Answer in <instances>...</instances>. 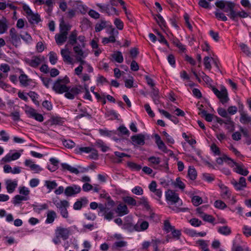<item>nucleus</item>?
<instances>
[{
	"mask_svg": "<svg viewBox=\"0 0 251 251\" xmlns=\"http://www.w3.org/2000/svg\"><path fill=\"white\" fill-rule=\"evenodd\" d=\"M96 5L99 8V11L102 13H105L108 15H112L115 14L119 16V11L114 7L111 6L109 4L97 3Z\"/></svg>",
	"mask_w": 251,
	"mask_h": 251,
	"instance_id": "nucleus-3",
	"label": "nucleus"
},
{
	"mask_svg": "<svg viewBox=\"0 0 251 251\" xmlns=\"http://www.w3.org/2000/svg\"><path fill=\"white\" fill-rule=\"evenodd\" d=\"M61 166L62 168L63 171H68L72 173L77 175L79 173H84L88 171V169L82 168L80 166H78V168L81 169L80 171H79L77 168L72 167L67 163H63L61 164Z\"/></svg>",
	"mask_w": 251,
	"mask_h": 251,
	"instance_id": "nucleus-11",
	"label": "nucleus"
},
{
	"mask_svg": "<svg viewBox=\"0 0 251 251\" xmlns=\"http://www.w3.org/2000/svg\"><path fill=\"white\" fill-rule=\"evenodd\" d=\"M71 25L69 24H66L63 19H61L59 25V32H64L68 34V31L71 29Z\"/></svg>",
	"mask_w": 251,
	"mask_h": 251,
	"instance_id": "nucleus-24",
	"label": "nucleus"
},
{
	"mask_svg": "<svg viewBox=\"0 0 251 251\" xmlns=\"http://www.w3.org/2000/svg\"><path fill=\"white\" fill-rule=\"evenodd\" d=\"M45 186L50 190V191H51L54 189L57 186V184L55 181L46 180L45 181Z\"/></svg>",
	"mask_w": 251,
	"mask_h": 251,
	"instance_id": "nucleus-52",
	"label": "nucleus"
},
{
	"mask_svg": "<svg viewBox=\"0 0 251 251\" xmlns=\"http://www.w3.org/2000/svg\"><path fill=\"white\" fill-rule=\"evenodd\" d=\"M224 124L226 125V128L229 132H232L234 130V123L231 120V118H228L224 121Z\"/></svg>",
	"mask_w": 251,
	"mask_h": 251,
	"instance_id": "nucleus-35",
	"label": "nucleus"
},
{
	"mask_svg": "<svg viewBox=\"0 0 251 251\" xmlns=\"http://www.w3.org/2000/svg\"><path fill=\"white\" fill-rule=\"evenodd\" d=\"M240 47L242 51L247 56H249L251 54V52L250 50L249 47L245 44H241L240 45Z\"/></svg>",
	"mask_w": 251,
	"mask_h": 251,
	"instance_id": "nucleus-62",
	"label": "nucleus"
},
{
	"mask_svg": "<svg viewBox=\"0 0 251 251\" xmlns=\"http://www.w3.org/2000/svg\"><path fill=\"white\" fill-rule=\"evenodd\" d=\"M9 136L4 130L0 131V140L7 142L9 140Z\"/></svg>",
	"mask_w": 251,
	"mask_h": 251,
	"instance_id": "nucleus-53",
	"label": "nucleus"
},
{
	"mask_svg": "<svg viewBox=\"0 0 251 251\" xmlns=\"http://www.w3.org/2000/svg\"><path fill=\"white\" fill-rule=\"evenodd\" d=\"M28 16V21L31 24H38L41 21L40 15L38 14H34L32 12V14Z\"/></svg>",
	"mask_w": 251,
	"mask_h": 251,
	"instance_id": "nucleus-33",
	"label": "nucleus"
},
{
	"mask_svg": "<svg viewBox=\"0 0 251 251\" xmlns=\"http://www.w3.org/2000/svg\"><path fill=\"white\" fill-rule=\"evenodd\" d=\"M112 56L118 63H121L124 61V58L121 51H117L116 53L113 54Z\"/></svg>",
	"mask_w": 251,
	"mask_h": 251,
	"instance_id": "nucleus-44",
	"label": "nucleus"
},
{
	"mask_svg": "<svg viewBox=\"0 0 251 251\" xmlns=\"http://www.w3.org/2000/svg\"><path fill=\"white\" fill-rule=\"evenodd\" d=\"M19 79L21 85L24 87L27 86L31 81V79L28 78L27 76L25 74H21Z\"/></svg>",
	"mask_w": 251,
	"mask_h": 251,
	"instance_id": "nucleus-25",
	"label": "nucleus"
},
{
	"mask_svg": "<svg viewBox=\"0 0 251 251\" xmlns=\"http://www.w3.org/2000/svg\"><path fill=\"white\" fill-rule=\"evenodd\" d=\"M116 212L119 216H122L128 213L129 211L126 204L120 203L117 207Z\"/></svg>",
	"mask_w": 251,
	"mask_h": 251,
	"instance_id": "nucleus-20",
	"label": "nucleus"
},
{
	"mask_svg": "<svg viewBox=\"0 0 251 251\" xmlns=\"http://www.w3.org/2000/svg\"><path fill=\"white\" fill-rule=\"evenodd\" d=\"M219 186L221 189V196L224 198H229L230 193L228 190V188L223 184L219 185Z\"/></svg>",
	"mask_w": 251,
	"mask_h": 251,
	"instance_id": "nucleus-30",
	"label": "nucleus"
},
{
	"mask_svg": "<svg viewBox=\"0 0 251 251\" xmlns=\"http://www.w3.org/2000/svg\"><path fill=\"white\" fill-rule=\"evenodd\" d=\"M81 189V187L79 186L73 184L66 188L64 190V194L67 197H72L79 193Z\"/></svg>",
	"mask_w": 251,
	"mask_h": 251,
	"instance_id": "nucleus-10",
	"label": "nucleus"
},
{
	"mask_svg": "<svg viewBox=\"0 0 251 251\" xmlns=\"http://www.w3.org/2000/svg\"><path fill=\"white\" fill-rule=\"evenodd\" d=\"M114 24L119 30H122L124 28L123 22L119 18H116L114 20Z\"/></svg>",
	"mask_w": 251,
	"mask_h": 251,
	"instance_id": "nucleus-64",
	"label": "nucleus"
},
{
	"mask_svg": "<svg viewBox=\"0 0 251 251\" xmlns=\"http://www.w3.org/2000/svg\"><path fill=\"white\" fill-rule=\"evenodd\" d=\"M70 88L65 84L60 83V78H58L55 81L52 87L53 90L58 94H63V93L67 92L70 90Z\"/></svg>",
	"mask_w": 251,
	"mask_h": 251,
	"instance_id": "nucleus-8",
	"label": "nucleus"
},
{
	"mask_svg": "<svg viewBox=\"0 0 251 251\" xmlns=\"http://www.w3.org/2000/svg\"><path fill=\"white\" fill-rule=\"evenodd\" d=\"M70 51L67 48L61 50V54L63 57V60L65 62L69 64L72 63V58L70 56Z\"/></svg>",
	"mask_w": 251,
	"mask_h": 251,
	"instance_id": "nucleus-18",
	"label": "nucleus"
},
{
	"mask_svg": "<svg viewBox=\"0 0 251 251\" xmlns=\"http://www.w3.org/2000/svg\"><path fill=\"white\" fill-rule=\"evenodd\" d=\"M157 19L156 18V20L157 23L158 24L160 27H166V23L163 18L160 15H156Z\"/></svg>",
	"mask_w": 251,
	"mask_h": 251,
	"instance_id": "nucleus-57",
	"label": "nucleus"
},
{
	"mask_svg": "<svg viewBox=\"0 0 251 251\" xmlns=\"http://www.w3.org/2000/svg\"><path fill=\"white\" fill-rule=\"evenodd\" d=\"M71 233L70 228L58 226L55 230V237L57 239H62L63 240L68 239Z\"/></svg>",
	"mask_w": 251,
	"mask_h": 251,
	"instance_id": "nucleus-5",
	"label": "nucleus"
},
{
	"mask_svg": "<svg viewBox=\"0 0 251 251\" xmlns=\"http://www.w3.org/2000/svg\"><path fill=\"white\" fill-rule=\"evenodd\" d=\"M240 115V121L241 123L246 124L251 122V117L249 116L246 112L241 111Z\"/></svg>",
	"mask_w": 251,
	"mask_h": 251,
	"instance_id": "nucleus-29",
	"label": "nucleus"
},
{
	"mask_svg": "<svg viewBox=\"0 0 251 251\" xmlns=\"http://www.w3.org/2000/svg\"><path fill=\"white\" fill-rule=\"evenodd\" d=\"M68 34H65L64 32H60L56 34L55 35V40L56 44L58 45H62L66 41L68 38L67 37Z\"/></svg>",
	"mask_w": 251,
	"mask_h": 251,
	"instance_id": "nucleus-16",
	"label": "nucleus"
},
{
	"mask_svg": "<svg viewBox=\"0 0 251 251\" xmlns=\"http://www.w3.org/2000/svg\"><path fill=\"white\" fill-rule=\"evenodd\" d=\"M79 112L80 113L78 114L76 117L75 119L78 120L80 119L83 117H87L88 118L90 119L91 118V116L90 114H89L87 111L86 108H80L79 109Z\"/></svg>",
	"mask_w": 251,
	"mask_h": 251,
	"instance_id": "nucleus-37",
	"label": "nucleus"
},
{
	"mask_svg": "<svg viewBox=\"0 0 251 251\" xmlns=\"http://www.w3.org/2000/svg\"><path fill=\"white\" fill-rule=\"evenodd\" d=\"M236 173L243 176H247L249 174V171L241 162H236Z\"/></svg>",
	"mask_w": 251,
	"mask_h": 251,
	"instance_id": "nucleus-21",
	"label": "nucleus"
},
{
	"mask_svg": "<svg viewBox=\"0 0 251 251\" xmlns=\"http://www.w3.org/2000/svg\"><path fill=\"white\" fill-rule=\"evenodd\" d=\"M131 140L134 146H143L145 144V135L141 133L133 135Z\"/></svg>",
	"mask_w": 251,
	"mask_h": 251,
	"instance_id": "nucleus-13",
	"label": "nucleus"
},
{
	"mask_svg": "<svg viewBox=\"0 0 251 251\" xmlns=\"http://www.w3.org/2000/svg\"><path fill=\"white\" fill-rule=\"evenodd\" d=\"M148 161L151 164V167L154 169L158 170H168L169 169L167 161H165L163 163L161 164V161L159 157H155L154 156H151L148 158Z\"/></svg>",
	"mask_w": 251,
	"mask_h": 251,
	"instance_id": "nucleus-2",
	"label": "nucleus"
},
{
	"mask_svg": "<svg viewBox=\"0 0 251 251\" xmlns=\"http://www.w3.org/2000/svg\"><path fill=\"white\" fill-rule=\"evenodd\" d=\"M100 134L103 136L112 137L116 134V132L113 130H108L106 129H100L99 130Z\"/></svg>",
	"mask_w": 251,
	"mask_h": 251,
	"instance_id": "nucleus-39",
	"label": "nucleus"
},
{
	"mask_svg": "<svg viewBox=\"0 0 251 251\" xmlns=\"http://www.w3.org/2000/svg\"><path fill=\"white\" fill-rule=\"evenodd\" d=\"M93 151V148L90 147H81L77 146L76 147L74 151L76 154H82L83 152L89 153Z\"/></svg>",
	"mask_w": 251,
	"mask_h": 251,
	"instance_id": "nucleus-26",
	"label": "nucleus"
},
{
	"mask_svg": "<svg viewBox=\"0 0 251 251\" xmlns=\"http://www.w3.org/2000/svg\"><path fill=\"white\" fill-rule=\"evenodd\" d=\"M29 197L23 196L20 195H17L14 196L13 199L12 203L14 205H17L21 203V201H27L29 200Z\"/></svg>",
	"mask_w": 251,
	"mask_h": 251,
	"instance_id": "nucleus-28",
	"label": "nucleus"
},
{
	"mask_svg": "<svg viewBox=\"0 0 251 251\" xmlns=\"http://www.w3.org/2000/svg\"><path fill=\"white\" fill-rule=\"evenodd\" d=\"M123 228L128 230L129 232L135 231V225H133L131 223L125 224L123 225Z\"/></svg>",
	"mask_w": 251,
	"mask_h": 251,
	"instance_id": "nucleus-61",
	"label": "nucleus"
},
{
	"mask_svg": "<svg viewBox=\"0 0 251 251\" xmlns=\"http://www.w3.org/2000/svg\"><path fill=\"white\" fill-rule=\"evenodd\" d=\"M85 47H82L81 45L78 44L73 48V50L76 54V56H84V53L82 49Z\"/></svg>",
	"mask_w": 251,
	"mask_h": 251,
	"instance_id": "nucleus-36",
	"label": "nucleus"
},
{
	"mask_svg": "<svg viewBox=\"0 0 251 251\" xmlns=\"http://www.w3.org/2000/svg\"><path fill=\"white\" fill-rule=\"evenodd\" d=\"M77 32L75 30L72 31L68 38V44L74 46L77 43Z\"/></svg>",
	"mask_w": 251,
	"mask_h": 251,
	"instance_id": "nucleus-23",
	"label": "nucleus"
},
{
	"mask_svg": "<svg viewBox=\"0 0 251 251\" xmlns=\"http://www.w3.org/2000/svg\"><path fill=\"white\" fill-rule=\"evenodd\" d=\"M25 112L28 117L33 118L39 122L44 121L43 115L37 113L36 110L31 107L26 106Z\"/></svg>",
	"mask_w": 251,
	"mask_h": 251,
	"instance_id": "nucleus-7",
	"label": "nucleus"
},
{
	"mask_svg": "<svg viewBox=\"0 0 251 251\" xmlns=\"http://www.w3.org/2000/svg\"><path fill=\"white\" fill-rule=\"evenodd\" d=\"M236 251H249L247 243L242 241L236 242Z\"/></svg>",
	"mask_w": 251,
	"mask_h": 251,
	"instance_id": "nucleus-27",
	"label": "nucleus"
},
{
	"mask_svg": "<svg viewBox=\"0 0 251 251\" xmlns=\"http://www.w3.org/2000/svg\"><path fill=\"white\" fill-rule=\"evenodd\" d=\"M62 144L64 146L68 149H72L75 146V143L71 140H62Z\"/></svg>",
	"mask_w": 251,
	"mask_h": 251,
	"instance_id": "nucleus-47",
	"label": "nucleus"
},
{
	"mask_svg": "<svg viewBox=\"0 0 251 251\" xmlns=\"http://www.w3.org/2000/svg\"><path fill=\"white\" fill-rule=\"evenodd\" d=\"M19 193L21 195H23V196L29 197L30 191L25 186H22L19 188Z\"/></svg>",
	"mask_w": 251,
	"mask_h": 251,
	"instance_id": "nucleus-63",
	"label": "nucleus"
},
{
	"mask_svg": "<svg viewBox=\"0 0 251 251\" xmlns=\"http://www.w3.org/2000/svg\"><path fill=\"white\" fill-rule=\"evenodd\" d=\"M201 115L202 117H204L205 120L208 122H211L213 120V115L211 114L207 113V112L205 110L201 111Z\"/></svg>",
	"mask_w": 251,
	"mask_h": 251,
	"instance_id": "nucleus-60",
	"label": "nucleus"
},
{
	"mask_svg": "<svg viewBox=\"0 0 251 251\" xmlns=\"http://www.w3.org/2000/svg\"><path fill=\"white\" fill-rule=\"evenodd\" d=\"M124 201L128 205L135 206L137 205L136 201L131 197H126L124 199Z\"/></svg>",
	"mask_w": 251,
	"mask_h": 251,
	"instance_id": "nucleus-56",
	"label": "nucleus"
},
{
	"mask_svg": "<svg viewBox=\"0 0 251 251\" xmlns=\"http://www.w3.org/2000/svg\"><path fill=\"white\" fill-rule=\"evenodd\" d=\"M138 203L140 205H143L147 209H150V206L148 201V199L145 197H142L140 199V201H138Z\"/></svg>",
	"mask_w": 251,
	"mask_h": 251,
	"instance_id": "nucleus-58",
	"label": "nucleus"
},
{
	"mask_svg": "<svg viewBox=\"0 0 251 251\" xmlns=\"http://www.w3.org/2000/svg\"><path fill=\"white\" fill-rule=\"evenodd\" d=\"M9 34L12 44L15 47H17L21 44L20 36L18 34L16 29L12 27L9 31Z\"/></svg>",
	"mask_w": 251,
	"mask_h": 251,
	"instance_id": "nucleus-12",
	"label": "nucleus"
},
{
	"mask_svg": "<svg viewBox=\"0 0 251 251\" xmlns=\"http://www.w3.org/2000/svg\"><path fill=\"white\" fill-rule=\"evenodd\" d=\"M201 217L204 221L209 222L210 223H213L215 221L214 218L212 215L205 213L202 214V215H201Z\"/></svg>",
	"mask_w": 251,
	"mask_h": 251,
	"instance_id": "nucleus-54",
	"label": "nucleus"
},
{
	"mask_svg": "<svg viewBox=\"0 0 251 251\" xmlns=\"http://www.w3.org/2000/svg\"><path fill=\"white\" fill-rule=\"evenodd\" d=\"M215 5L219 8L223 10L225 12L228 13L227 16L231 19L233 20L235 19V12L234 11L235 4L234 2L218 0L215 2Z\"/></svg>",
	"mask_w": 251,
	"mask_h": 251,
	"instance_id": "nucleus-1",
	"label": "nucleus"
},
{
	"mask_svg": "<svg viewBox=\"0 0 251 251\" xmlns=\"http://www.w3.org/2000/svg\"><path fill=\"white\" fill-rule=\"evenodd\" d=\"M5 183L6 185V188L7 192L10 194L12 193L15 191L18 185L17 180L12 181L11 180H7Z\"/></svg>",
	"mask_w": 251,
	"mask_h": 251,
	"instance_id": "nucleus-19",
	"label": "nucleus"
},
{
	"mask_svg": "<svg viewBox=\"0 0 251 251\" xmlns=\"http://www.w3.org/2000/svg\"><path fill=\"white\" fill-rule=\"evenodd\" d=\"M96 145L102 152H106L109 149V148L101 140H98L96 142Z\"/></svg>",
	"mask_w": 251,
	"mask_h": 251,
	"instance_id": "nucleus-42",
	"label": "nucleus"
},
{
	"mask_svg": "<svg viewBox=\"0 0 251 251\" xmlns=\"http://www.w3.org/2000/svg\"><path fill=\"white\" fill-rule=\"evenodd\" d=\"M127 166L132 171H140L142 168V166L140 165L137 164L133 162H128L127 163Z\"/></svg>",
	"mask_w": 251,
	"mask_h": 251,
	"instance_id": "nucleus-43",
	"label": "nucleus"
},
{
	"mask_svg": "<svg viewBox=\"0 0 251 251\" xmlns=\"http://www.w3.org/2000/svg\"><path fill=\"white\" fill-rule=\"evenodd\" d=\"M214 14L216 18L218 20H221L223 21H226L227 20V17L225 15V14L220 12L218 9L214 12Z\"/></svg>",
	"mask_w": 251,
	"mask_h": 251,
	"instance_id": "nucleus-50",
	"label": "nucleus"
},
{
	"mask_svg": "<svg viewBox=\"0 0 251 251\" xmlns=\"http://www.w3.org/2000/svg\"><path fill=\"white\" fill-rule=\"evenodd\" d=\"M28 96L30 97L33 102L36 105H39V102L38 100V95L34 92H30L28 94Z\"/></svg>",
	"mask_w": 251,
	"mask_h": 251,
	"instance_id": "nucleus-49",
	"label": "nucleus"
},
{
	"mask_svg": "<svg viewBox=\"0 0 251 251\" xmlns=\"http://www.w3.org/2000/svg\"><path fill=\"white\" fill-rule=\"evenodd\" d=\"M187 175L189 178L192 180H194L196 179L197 173L193 166H190L189 167Z\"/></svg>",
	"mask_w": 251,
	"mask_h": 251,
	"instance_id": "nucleus-32",
	"label": "nucleus"
},
{
	"mask_svg": "<svg viewBox=\"0 0 251 251\" xmlns=\"http://www.w3.org/2000/svg\"><path fill=\"white\" fill-rule=\"evenodd\" d=\"M127 246V242L124 241L115 242L112 246V249L114 251L119 250L120 248Z\"/></svg>",
	"mask_w": 251,
	"mask_h": 251,
	"instance_id": "nucleus-34",
	"label": "nucleus"
},
{
	"mask_svg": "<svg viewBox=\"0 0 251 251\" xmlns=\"http://www.w3.org/2000/svg\"><path fill=\"white\" fill-rule=\"evenodd\" d=\"M218 232L224 235H228L231 233L230 228L227 226H219L217 228Z\"/></svg>",
	"mask_w": 251,
	"mask_h": 251,
	"instance_id": "nucleus-38",
	"label": "nucleus"
},
{
	"mask_svg": "<svg viewBox=\"0 0 251 251\" xmlns=\"http://www.w3.org/2000/svg\"><path fill=\"white\" fill-rule=\"evenodd\" d=\"M45 57L43 56H33L31 59H28L26 62L33 68H37L42 62L44 61Z\"/></svg>",
	"mask_w": 251,
	"mask_h": 251,
	"instance_id": "nucleus-14",
	"label": "nucleus"
},
{
	"mask_svg": "<svg viewBox=\"0 0 251 251\" xmlns=\"http://www.w3.org/2000/svg\"><path fill=\"white\" fill-rule=\"evenodd\" d=\"M192 201L195 206H198L202 202L201 197L198 196H195L192 198Z\"/></svg>",
	"mask_w": 251,
	"mask_h": 251,
	"instance_id": "nucleus-59",
	"label": "nucleus"
},
{
	"mask_svg": "<svg viewBox=\"0 0 251 251\" xmlns=\"http://www.w3.org/2000/svg\"><path fill=\"white\" fill-rule=\"evenodd\" d=\"M33 210L38 213H40V212L43 210L47 209L48 208V205L46 203L41 205H37L35 204H32Z\"/></svg>",
	"mask_w": 251,
	"mask_h": 251,
	"instance_id": "nucleus-45",
	"label": "nucleus"
},
{
	"mask_svg": "<svg viewBox=\"0 0 251 251\" xmlns=\"http://www.w3.org/2000/svg\"><path fill=\"white\" fill-rule=\"evenodd\" d=\"M56 218L57 215L56 212L53 210H49L47 213L45 222L46 224H51Z\"/></svg>",
	"mask_w": 251,
	"mask_h": 251,
	"instance_id": "nucleus-22",
	"label": "nucleus"
},
{
	"mask_svg": "<svg viewBox=\"0 0 251 251\" xmlns=\"http://www.w3.org/2000/svg\"><path fill=\"white\" fill-rule=\"evenodd\" d=\"M212 91L216 96L220 99V101L223 104H225L227 102L228 100L227 92L225 87H222L220 91L213 87L212 88Z\"/></svg>",
	"mask_w": 251,
	"mask_h": 251,
	"instance_id": "nucleus-6",
	"label": "nucleus"
},
{
	"mask_svg": "<svg viewBox=\"0 0 251 251\" xmlns=\"http://www.w3.org/2000/svg\"><path fill=\"white\" fill-rule=\"evenodd\" d=\"M173 184L175 187L179 188L181 190H184L185 187V184L181 180L180 177H177Z\"/></svg>",
	"mask_w": 251,
	"mask_h": 251,
	"instance_id": "nucleus-46",
	"label": "nucleus"
},
{
	"mask_svg": "<svg viewBox=\"0 0 251 251\" xmlns=\"http://www.w3.org/2000/svg\"><path fill=\"white\" fill-rule=\"evenodd\" d=\"M49 60L52 65H54L57 61V56L56 54L53 51H50L49 54Z\"/></svg>",
	"mask_w": 251,
	"mask_h": 251,
	"instance_id": "nucleus-48",
	"label": "nucleus"
},
{
	"mask_svg": "<svg viewBox=\"0 0 251 251\" xmlns=\"http://www.w3.org/2000/svg\"><path fill=\"white\" fill-rule=\"evenodd\" d=\"M155 143L157 144L158 149L164 152H168V150L165 143L161 140L160 137L156 134L154 135Z\"/></svg>",
	"mask_w": 251,
	"mask_h": 251,
	"instance_id": "nucleus-15",
	"label": "nucleus"
},
{
	"mask_svg": "<svg viewBox=\"0 0 251 251\" xmlns=\"http://www.w3.org/2000/svg\"><path fill=\"white\" fill-rule=\"evenodd\" d=\"M21 38L26 43L30 44L32 41L31 36L27 33L25 32L23 35H20Z\"/></svg>",
	"mask_w": 251,
	"mask_h": 251,
	"instance_id": "nucleus-51",
	"label": "nucleus"
},
{
	"mask_svg": "<svg viewBox=\"0 0 251 251\" xmlns=\"http://www.w3.org/2000/svg\"><path fill=\"white\" fill-rule=\"evenodd\" d=\"M109 22L104 20H101L100 23H98L95 26L96 32H100L103 29L109 26L108 24Z\"/></svg>",
	"mask_w": 251,
	"mask_h": 251,
	"instance_id": "nucleus-31",
	"label": "nucleus"
},
{
	"mask_svg": "<svg viewBox=\"0 0 251 251\" xmlns=\"http://www.w3.org/2000/svg\"><path fill=\"white\" fill-rule=\"evenodd\" d=\"M246 187V180L244 177L241 176L239 178V182H236V190H242Z\"/></svg>",
	"mask_w": 251,
	"mask_h": 251,
	"instance_id": "nucleus-41",
	"label": "nucleus"
},
{
	"mask_svg": "<svg viewBox=\"0 0 251 251\" xmlns=\"http://www.w3.org/2000/svg\"><path fill=\"white\" fill-rule=\"evenodd\" d=\"M54 204L59 209L60 214L64 218L67 219L69 217V213L67 207L69 206V203L66 200H62L59 202H54Z\"/></svg>",
	"mask_w": 251,
	"mask_h": 251,
	"instance_id": "nucleus-4",
	"label": "nucleus"
},
{
	"mask_svg": "<svg viewBox=\"0 0 251 251\" xmlns=\"http://www.w3.org/2000/svg\"><path fill=\"white\" fill-rule=\"evenodd\" d=\"M162 243L163 242L159 239H152L151 244L153 248V251H158V246Z\"/></svg>",
	"mask_w": 251,
	"mask_h": 251,
	"instance_id": "nucleus-55",
	"label": "nucleus"
},
{
	"mask_svg": "<svg viewBox=\"0 0 251 251\" xmlns=\"http://www.w3.org/2000/svg\"><path fill=\"white\" fill-rule=\"evenodd\" d=\"M208 242L202 239H200L197 241L196 243L201 247V248L203 251H209L208 248Z\"/></svg>",
	"mask_w": 251,
	"mask_h": 251,
	"instance_id": "nucleus-40",
	"label": "nucleus"
},
{
	"mask_svg": "<svg viewBox=\"0 0 251 251\" xmlns=\"http://www.w3.org/2000/svg\"><path fill=\"white\" fill-rule=\"evenodd\" d=\"M149 223L142 220H139L135 224V231H142L146 230L149 227Z\"/></svg>",
	"mask_w": 251,
	"mask_h": 251,
	"instance_id": "nucleus-17",
	"label": "nucleus"
},
{
	"mask_svg": "<svg viewBox=\"0 0 251 251\" xmlns=\"http://www.w3.org/2000/svg\"><path fill=\"white\" fill-rule=\"evenodd\" d=\"M165 197L167 201H169L171 204H174L180 201V204H182L181 200H180L178 195L174 191L168 190L165 193Z\"/></svg>",
	"mask_w": 251,
	"mask_h": 251,
	"instance_id": "nucleus-9",
	"label": "nucleus"
}]
</instances>
